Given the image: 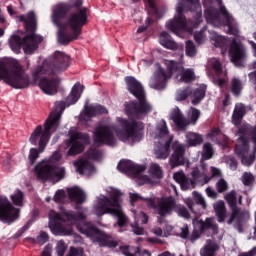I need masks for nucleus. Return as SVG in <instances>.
Here are the masks:
<instances>
[{"mask_svg": "<svg viewBox=\"0 0 256 256\" xmlns=\"http://www.w3.org/2000/svg\"><path fill=\"white\" fill-rule=\"evenodd\" d=\"M71 65V59L67 54L56 51L47 58L42 65L37 66L33 71V84L38 81V87L45 95H55L61 80L59 78H47L49 75H59L67 71Z\"/></svg>", "mask_w": 256, "mask_h": 256, "instance_id": "nucleus-1", "label": "nucleus"}, {"mask_svg": "<svg viewBox=\"0 0 256 256\" xmlns=\"http://www.w3.org/2000/svg\"><path fill=\"white\" fill-rule=\"evenodd\" d=\"M119 127H122L121 130H117L115 126L101 124L94 131V143L95 145H109L113 147L117 143L115 134L120 141L126 143V141H132L137 143L143 139V128L145 127L142 122H137L133 119L125 120L123 118H117Z\"/></svg>", "mask_w": 256, "mask_h": 256, "instance_id": "nucleus-2", "label": "nucleus"}, {"mask_svg": "<svg viewBox=\"0 0 256 256\" xmlns=\"http://www.w3.org/2000/svg\"><path fill=\"white\" fill-rule=\"evenodd\" d=\"M108 196L100 195L94 201V213L98 217L102 215H114L118 219V226L125 227L127 225V216L121 208V203H123L122 197L124 193L113 187H108L106 189Z\"/></svg>", "mask_w": 256, "mask_h": 256, "instance_id": "nucleus-3", "label": "nucleus"}, {"mask_svg": "<svg viewBox=\"0 0 256 256\" xmlns=\"http://www.w3.org/2000/svg\"><path fill=\"white\" fill-rule=\"evenodd\" d=\"M18 20L24 21L27 34L23 40L19 36L13 35L9 41L10 47L14 53H19L21 47H23L24 53L31 55L33 51H36L39 43L43 41V37L35 34V14L30 12L26 18L25 16H18Z\"/></svg>", "mask_w": 256, "mask_h": 256, "instance_id": "nucleus-4", "label": "nucleus"}, {"mask_svg": "<svg viewBox=\"0 0 256 256\" xmlns=\"http://www.w3.org/2000/svg\"><path fill=\"white\" fill-rule=\"evenodd\" d=\"M0 81L14 89H26L31 84L23 65L14 58L0 60Z\"/></svg>", "mask_w": 256, "mask_h": 256, "instance_id": "nucleus-5", "label": "nucleus"}, {"mask_svg": "<svg viewBox=\"0 0 256 256\" xmlns=\"http://www.w3.org/2000/svg\"><path fill=\"white\" fill-rule=\"evenodd\" d=\"M48 217L51 233L61 237L73 235V226L71 225H75L77 221H85L87 219L83 212L65 211L59 214L54 210L49 212Z\"/></svg>", "mask_w": 256, "mask_h": 256, "instance_id": "nucleus-6", "label": "nucleus"}, {"mask_svg": "<svg viewBox=\"0 0 256 256\" xmlns=\"http://www.w3.org/2000/svg\"><path fill=\"white\" fill-rule=\"evenodd\" d=\"M126 85L128 87V91L137 97L139 103H126V112L130 115H136V117H143V115H147V113H151L153 111V105H151L147 100H145V91H143V86L137 79L134 77H126L125 78Z\"/></svg>", "mask_w": 256, "mask_h": 256, "instance_id": "nucleus-7", "label": "nucleus"}, {"mask_svg": "<svg viewBox=\"0 0 256 256\" xmlns=\"http://www.w3.org/2000/svg\"><path fill=\"white\" fill-rule=\"evenodd\" d=\"M63 159L59 150L53 152L50 158L40 161L35 166V174L41 181H61L65 177V167H58L57 163Z\"/></svg>", "mask_w": 256, "mask_h": 256, "instance_id": "nucleus-8", "label": "nucleus"}, {"mask_svg": "<svg viewBox=\"0 0 256 256\" xmlns=\"http://www.w3.org/2000/svg\"><path fill=\"white\" fill-rule=\"evenodd\" d=\"M59 125H61V112L59 108H56L46 119L44 128L39 125L33 130L29 138L30 143L35 145L38 142V147L46 148L49 139H51V134L59 129Z\"/></svg>", "mask_w": 256, "mask_h": 256, "instance_id": "nucleus-9", "label": "nucleus"}, {"mask_svg": "<svg viewBox=\"0 0 256 256\" xmlns=\"http://www.w3.org/2000/svg\"><path fill=\"white\" fill-rule=\"evenodd\" d=\"M10 200L7 196H0V221L2 223H13L19 219L20 210L17 207H23L25 193L19 189L10 194Z\"/></svg>", "mask_w": 256, "mask_h": 256, "instance_id": "nucleus-10", "label": "nucleus"}, {"mask_svg": "<svg viewBox=\"0 0 256 256\" xmlns=\"http://www.w3.org/2000/svg\"><path fill=\"white\" fill-rule=\"evenodd\" d=\"M151 137L156 139L154 145V155L156 159L165 160L169 157V147L171 141H173V136L169 135V129L167 128V122L165 120H160L155 131L151 133Z\"/></svg>", "mask_w": 256, "mask_h": 256, "instance_id": "nucleus-11", "label": "nucleus"}, {"mask_svg": "<svg viewBox=\"0 0 256 256\" xmlns=\"http://www.w3.org/2000/svg\"><path fill=\"white\" fill-rule=\"evenodd\" d=\"M240 132V137L236 145V155L240 157L242 165L245 167H251L255 163V153H256V127L251 131V140L247 139L249 132Z\"/></svg>", "mask_w": 256, "mask_h": 256, "instance_id": "nucleus-12", "label": "nucleus"}, {"mask_svg": "<svg viewBox=\"0 0 256 256\" xmlns=\"http://www.w3.org/2000/svg\"><path fill=\"white\" fill-rule=\"evenodd\" d=\"M205 19L208 23L214 25V27H221L225 25L227 27L226 31L230 35H239V28L233 16L227 12L224 6H220V13L217 10L210 8L205 11Z\"/></svg>", "mask_w": 256, "mask_h": 256, "instance_id": "nucleus-13", "label": "nucleus"}, {"mask_svg": "<svg viewBox=\"0 0 256 256\" xmlns=\"http://www.w3.org/2000/svg\"><path fill=\"white\" fill-rule=\"evenodd\" d=\"M165 65L172 72L178 83H192V81L197 79L195 71L191 68L185 69L181 63L173 60H165Z\"/></svg>", "mask_w": 256, "mask_h": 256, "instance_id": "nucleus-14", "label": "nucleus"}, {"mask_svg": "<svg viewBox=\"0 0 256 256\" xmlns=\"http://www.w3.org/2000/svg\"><path fill=\"white\" fill-rule=\"evenodd\" d=\"M201 117V112L195 108H191L188 112V120L183 117V113L181 110L176 109L171 114V119L174 121L176 127L181 129V131H185L190 123L195 125L197 120Z\"/></svg>", "mask_w": 256, "mask_h": 256, "instance_id": "nucleus-15", "label": "nucleus"}, {"mask_svg": "<svg viewBox=\"0 0 256 256\" xmlns=\"http://www.w3.org/2000/svg\"><path fill=\"white\" fill-rule=\"evenodd\" d=\"M87 23V8H80L68 17L64 22V27H68L71 31H75V35H81V28Z\"/></svg>", "mask_w": 256, "mask_h": 256, "instance_id": "nucleus-16", "label": "nucleus"}, {"mask_svg": "<svg viewBox=\"0 0 256 256\" xmlns=\"http://www.w3.org/2000/svg\"><path fill=\"white\" fill-rule=\"evenodd\" d=\"M89 135L81 134L79 132H71L70 133V140L67 141V145H70L69 150L67 151L66 155L71 157L73 155H79L82 153L84 145L89 143Z\"/></svg>", "mask_w": 256, "mask_h": 256, "instance_id": "nucleus-17", "label": "nucleus"}, {"mask_svg": "<svg viewBox=\"0 0 256 256\" xmlns=\"http://www.w3.org/2000/svg\"><path fill=\"white\" fill-rule=\"evenodd\" d=\"M166 27L175 35L187 31V18L183 15V4H181V2L177 5L176 14L173 20L168 21Z\"/></svg>", "mask_w": 256, "mask_h": 256, "instance_id": "nucleus-18", "label": "nucleus"}, {"mask_svg": "<svg viewBox=\"0 0 256 256\" xmlns=\"http://www.w3.org/2000/svg\"><path fill=\"white\" fill-rule=\"evenodd\" d=\"M224 199H226L228 205L232 207V213L230 215V218L227 221L228 225H231L235 222L241 223V221H245V219H249L248 212H242L241 209L235 206L237 203V195L235 194V191H231L228 194H226Z\"/></svg>", "mask_w": 256, "mask_h": 256, "instance_id": "nucleus-19", "label": "nucleus"}, {"mask_svg": "<svg viewBox=\"0 0 256 256\" xmlns=\"http://www.w3.org/2000/svg\"><path fill=\"white\" fill-rule=\"evenodd\" d=\"M81 95H83V85H81L80 83H76L69 95L66 97L65 101H58L55 103L54 105V109L52 111H55L56 109H60V119H61V115H63V111H65L66 107H71V105H75V103H77V101H79V99H81Z\"/></svg>", "mask_w": 256, "mask_h": 256, "instance_id": "nucleus-20", "label": "nucleus"}, {"mask_svg": "<svg viewBox=\"0 0 256 256\" xmlns=\"http://www.w3.org/2000/svg\"><path fill=\"white\" fill-rule=\"evenodd\" d=\"M78 230L80 233L91 239V241L94 243H102V245H106L107 241H109L108 235L99 231L97 228L87 222L82 225H78Z\"/></svg>", "mask_w": 256, "mask_h": 256, "instance_id": "nucleus-21", "label": "nucleus"}, {"mask_svg": "<svg viewBox=\"0 0 256 256\" xmlns=\"http://www.w3.org/2000/svg\"><path fill=\"white\" fill-rule=\"evenodd\" d=\"M191 95L192 105H199L205 97V86H202L200 89L191 90V88L187 87L184 89H179L176 91L175 99L177 101H185L187 97Z\"/></svg>", "mask_w": 256, "mask_h": 256, "instance_id": "nucleus-22", "label": "nucleus"}, {"mask_svg": "<svg viewBox=\"0 0 256 256\" xmlns=\"http://www.w3.org/2000/svg\"><path fill=\"white\" fill-rule=\"evenodd\" d=\"M169 164L172 169L185 164H187V167H189V161L185 157V146H183L181 143L175 142L173 144V153L169 159Z\"/></svg>", "mask_w": 256, "mask_h": 256, "instance_id": "nucleus-23", "label": "nucleus"}, {"mask_svg": "<svg viewBox=\"0 0 256 256\" xmlns=\"http://www.w3.org/2000/svg\"><path fill=\"white\" fill-rule=\"evenodd\" d=\"M148 173L150 175V178L147 175H143V174L138 175L139 185L157 183V179H161L163 177V170L161 169V166H159V164L157 163L150 164Z\"/></svg>", "mask_w": 256, "mask_h": 256, "instance_id": "nucleus-24", "label": "nucleus"}, {"mask_svg": "<svg viewBox=\"0 0 256 256\" xmlns=\"http://www.w3.org/2000/svg\"><path fill=\"white\" fill-rule=\"evenodd\" d=\"M118 171L126 173V175H134L135 179L139 183V175L145 171V166L137 165L131 160H122L118 164Z\"/></svg>", "mask_w": 256, "mask_h": 256, "instance_id": "nucleus-25", "label": "nucleus"}, {"mask_svg": "<svg viewBox=\"0 0 256 256\" xmlns=\"http://www.w3.org/2000/svg\"><path fill=\"white\" fill-rule=\"evenodd\" d=\"M105 113H107V108L101 105L86 104L79 115V120L81 123H87V121H90L93 117H97V115H103Z\"/></svg>", "mask_w": 256, "mask_h": 256, "instance_id": "nucleus-26", "label": "nucleus"}, {"mask_svg": "<svg viewBox=\"0 0 256 256\" xmlns=\"http://www.w3.org/2000/svg\"><path fill=\"white\" fill-rule=\"evenodd\" d=\"M56 27H58L57 41L60 45H69L71 41L79 39V35H81L75 34V31L69 33L71 31V28L65 27V24H58L56 25Z\"/></svg>", "mask_w": 256, "mask_h": 256, "instance_id": "nucleus-27", "label": "nucleus"}, {"mask_svg": "<svg viewBox=\"0 0 256 256\" xmlns=\"http://www.w3.org/2000/svg\"><path fill=\"white\" fill-rule=\"evenodd\" d=\"M229 57L236 65L239 67L241 65L240 61L245 57V47H243V44L237 40H233L229 49Z\"/></svg>", "mask_w": 256, "mask_h": 256, "instance_id": "nucleus-28", "label": "nucleus"}, {"mask_svg": "<svg viewBox=\"0 0 256 256\" xmlns=\"http://www.w3.org/2000/svg\"><path fill=\"white\" fill-rule=\"evenodd\" d=\"M169 76L165 74V71L162 68H159L154 75L150 78L149 87L151 89H156L157 91H162L167 87V79Z\"/></svg>", "mask_w": 256, "mask_h": 256, "instance_id": "nucleus-29", "label": "nucleus"}, {"mask_svg": "<svg viewBox=\"0 0 256 256\" xmlns=\"http://www.w3.org/2000/svg\"><path fill=\"white\" fill-rule=\"evenodd\" d=\"M135 219V223L132 224V231L135 233V235H145V229L143 227L139 226L138 223H142V225H145L147 221H149V218L147 217L146 213H143V211L139 209H132L131 210Z\"/></svg>", "mask_w": 256, "mask_h": 256, "instance_id": "nucleus-30", "label": "nucleus"}, {"mask_svg": "<svg viewBox=\"0 0 256 256\" xmlns=\"http://www.w3.org/2000/svg\"><path fill=\"white\" fill-rule=\"evenodd\" d=\"M175 207V202L171 198H163L161 199L157 206H155V211L160 215V217H167V215H171V211Z\"/></svg>", "mask_w": 256, "mask_h": 256, "instance_id": "nucleus-31", "label": "nucleus"}, {"mask_svg": "<svg viewBox=\"0 0 256 256\" xmlns=\"http://www.w3.org/2000/svg\"><path fill=\"white\" fill-rule=\"evenodd\" d=\"M69 9V5L65 3H59L56 6H54L52 10V23H54L55 25H63L61 19H63V17L67 15Z\"/></svg>", "mask_w": 256, "mask_h": 256, "instance_id": "nucleus-32", "label": "nucleus"}, {"mask_svg": "<svg viewBox=\"0 0 256 256\" xmlns=\"http://www.w3.org/2000/svg\"><path fill=\"white\" fill-rule=\"evenodd\" d=\"M74 167H76V172L79 173V175H93L97 170L95 169V166L89 163V161L85 159H80L78 161H74L73 163Z\"/></svg>", "mask_w": 256, "mask_h": 256, "instance_id": "nucleus-33", "label": "nucleus"}, {"mask_svg": "<svg viewBox=\"0 0 256 256\" xmlns=\"http://www.w3.org/2000/svg\"><path fill=\"white\" fill-rule=\"evenodd\" d=\"M193 225L197 233H203V231H207V229H212L214 233H217V224L213 218H207L205 221L194 220Z\"/></svg>", "mask_w": 256, "mask_h": 256, "instance_id": "nucleus-34", "label": "nucleus"}, {"mask_svg": "<svg viewBox=\"0 0 256 256\" xmlns=\"http://www.w3.org/2000/svg\"><path fill=\"white\" fill-rule=\"evenodd\" d=\"M173 179L178 183L183 191H188V189H191L195 187L193 184V180L188 179V177L185 175V172L178 171L173 174Z\"/></svg>", "mask_w": 256, "mask_h": 256, "instance_id": "nucleus-35", "label": "nucleus"}, {"mask_svg": "<svg viewBox=\"0 0 256 256\" xmlns=\"http://www.w3.org/2000/svg\"><path fill=\"white\" fill-rule=\"evenodd\" d=\"M68 196L71 201L78 204L85 203V199H87V195L79 187L69 188Z\"/></svg>", "mask_w": 256, "mask_h": 256, "instance_id": "nucleus-36", "label": "nucleus"}, {"mask_svg": "<svg viewBox=\"0 0 256 256\" xmlns=\"http://www.w3.org/2000/svg\"><path fill=\"white\" fill-rule=\"evenodd\" d=\"M213 208L216 213L218 223H225V219L227 218V208L225 207V202L223 200H219L213 204Z\"/></svg>", "mask_w": 256, "mask_h": 256, "instance_id": "nucleus-37", "label": "nucleus"}, {"mask_svg": "<svg viewBox=\"0 0 256 256\" xmlns=\"http://www.w3.org/2000/svg\"><path fill=\"white\" fill-rule=\"evenodd\" d=\"M159 41L160 45H162V47H165V49H170L171 51L179 49V45L175 43L173 38H171V36L167 32H162L160 34Z\"/></svg>", "mask_w": 256, "mask_h": 256, "instance_id": "nucleus-38", "label": "nucleus"}, {"mask_svg": "<svg viewBox=\"0 0 256 256\" xmlns=\"http://www.w3.org/2000/svg\"><path fill=\"white\" fill-rule=\"evenodd\" d=\"M219 250L217 243L207 240L205 246L200 250L201 256H215V251Z\"/></svg>", "mask_w": 256, "mask_h": 256, "instance_id": "nucleus-39", "label": "nucleus"}, {"mask_svg": "<svg viewBox=\"0 0 256 256\" xmlns=\"http://www.w3.org/2000/svg\"><path fill=\"white\" fill-rule=\"evenodd\" d=\"M186 142L189 147H197L203 143V136L199 133L188 132L186 134Z\"/></svg>", "mask_w": 256, "mask_h": 256, "instance_id": "nucleus-40", "label": "nucleus"}, {"mask_svg": "<svg viewBox=\"0 0 256 256\" xmlns=\"http://www.w3.org/2000/svg\"><path fill=\"white\" fill-rule=\"evenodd\" d=\"M243 115H245V106L243 104H237L233 112L232 123L239 125L241 119H243Z\"/></svg>", "mask_w": 256, "mask_h": 256, "instance_id": "nucleus-41", "label": "nucleus"}, {"mask_svg": "<svg viewBox=\"0 0 256 256\" xmlns=\"http://www.w3.org/2000/svg\"><path fill=\"white\" fill-rule=\"evenodd\" d=\"M187 3L188 5H192L196 11V17L193 23V27H199V25L203 21L201 19V5L199 4V0H188Z\"/></svg>", "mask_w": 256, "mask_h": 256, "instance_id": "nucleus-42", "label": "nucleus"}, {"mask_svg": "<svg viewBox=\"0 0 256 256\" xmlns=\"http://www.w3.org/2000/svg\"><path fill=\"white\" fill-rule=\"evenodd\" d=\"M45 151V147H39L37 148H30L29 154H28V161L31 165H35V162L37 159H39V155Z\"/></svg>", "mask_w": 256, "mask_h": 256, "instance_id": "nucleus-43", "label": "nucleus"}, {"mask_svg": "<svg viewBox=\"0 0 256 256\" xmlns=\"http://www.w3.org/2000/svg\"><path fill=\"white\" fill-rule=\"evenodd\" d=\"M192 177L194 181H198L199 183H203V185L207 184L208 181L211 180L205 173V171L200 172L199 169H194L192 172Z\"/></svg>", "mask_w": 256, "mask_h": 256, "instance_id": "nucleus-44", "label": "nucleus"}, {"mask_svg": "<svg viewBox=\"0 0 256 256\" xmlns=\"http://www.w3.org/2000/svg\"><path fill=\"white\" fill-rule=\"evenodd\" d=\"M210 39L215 47H225V45H227V38L217 34L216 32L211 33Z\"/></svg>", "mask_w": 256, "mask_h": 256, "instance_id": "nucleus-45", "label": "nucleus"}, {"mask_svg": "<svg viewBox=\"0 0 256 256\" xmlns=\"http://www.w3.org/2000/svg\"><path fill=\"white\" fill-rule=\"evenodd\" d=\"M121 253L125 256H139V248L133 246H122L120 248Z\"/></svg>", "mask_w": 256, "mask_h": 256, "instance_id": "nucleus-46", "label": "nucleus"}, {"mask_svg": "<svg viewBox=\"0 0 256 256\" xmlns=\"http://www.w3.org/2000/svg\"><path fill=\"white\" fill-rule=\"evenodd\" d=\"M129 197H130L131 205H133L136 201H148V203L151 207H155V204L153 203V200L143 198L141 195H139L137 193H130Z\"/></svg>", "mask_w": 256, "mask_h": 256, "instance_id": "nucleus-47", "label": "nucleus"}, {"mask_svg": "<svg viewBox=\"0 0 256 256\" xmlns=\"http://www.w3.org/2000/svg\"><path fill=\"white\" fill-rule=\"evenodd\" d=\"M241 89H243V84L241 83V81L237 78H234L232 80V87H231V91L234 95H239V93H241Z\"/></svg>", "mask_w": 256, "mask_h": 256, "instance_id": "nucleus-48", "label": "nucleus"}, {"mask_svg": "<svg viewBox=\"0 0 256 256\" xmlns=\"http://www.w3.org/2000/svg\"><path fill=\"white\" fill-rule=\"evenodd\" d=\"M87 155L88 159H93L94 161L103 159V152L99 151L98 149H90Z\"/></svg>", "mask_w": 256, "mask_h": 256, "instance_id": "nucleus-49", "label": "nucleus"}, {"mask_svg": "<svg viewBox=\"0 0 256 256\" xmlns=\"http://www.w3.org/2000/svg\"><path fill=\"white\" fill-rule=\"evenodd\" d=\"M241 181H242L243 185H246V186L253 185V183L255 181V176H253V174H251V172H245L242 175Z\"/></svg>", "mask_w": 256, "mask_h": 256, "instance_id": "nucleus-50", "label": "nucleus"}, {"mask_svg": "<svg viewBox=\"0 0 256 256\" xmlns=\"http://www.w3.org/2000/svg\"><path fill=\"white\" fill-rule=\"evenodd\" d=\"M193 199L197 205H201L203 209H207V202H205V198L199 192H193Z\"/></svg>", "mask_w": 256, "mask_h": 256, "instance_id": "nucleus-51", "label": "nucleus"}, {"mask_svg": "<svg viewBox=\"0 0 256 256\" xmlns=\"http://www.w3.org/2000/svg\"><path fill=\"white\" fill-rule=\"evenodd\" d=\"M211 157H213V146H211L209 143H206L203 146L202 158L211 159Z\"/></svg>", "mask_w": 256, "mask_h": 256, "instance_id": "nucleus-52", "label": "nucleus"}, {"mask_svg": "<svg viewBox=\"0 0 256 256\" xmlns=\"http://www.w3.org/2000/svg\"><path fill=\"white\" fill-rule=\"evenodd\" d=\"M186 55L188 57H195L197 55V48H195V44L191 41L186 42Z\"/></svg>", "mask_w": 256, "mask_h": 256, "instance_id": "nucleus-53", "label": "nucleus"}, {"mask_svg": "<svg viewBox=\"0 0 256 256\" xmlns=\"http://www.w3.org/2000/svg\"><path fill=\"white\" fill-rule=\"evenodd\" d=\"M216 189L218 193H225V191L229 189V184H227V181H225V179L221 178L216 183Z\"/></svg>", "mask_w": 256, "mask_h": 256, "instance_id": "nucleus-54", "label": "nucleus"}, {"mask_svg": "<svg viewBox=\"0 0 256 256\" xmlns=\"http://www.w3.org/2000/svg\"><path fill=\"white\" fill-rule=\"evenodd\" d=\"M67 251V244L63 240H60L56 244V253L58 256H64Z\"/></svg>", "mask_w": 256, "mask_h": 256, "instance_id": "nucleus-55", "label": "nucleus"}, {"mask_svg": "<svg viewBox=\"0 0 256 256\" xmlns=\"http://www.w3.org/2000/svg\"><path fill=\"white\" fill-rule=\"evenodd\" d=\"M175 211L179 217H184V219H189V211L185 206L177 205Z\"/></svg>", "mask_w": 256, "mask_h": 256, "instance_id": "nucleus-56", "label": "nucleus"}, {"mask_svg": "<svg viewBox=\"0 0 256 256\" xmlns=\"http://www.w3.org/2000/svg\"><path fill=\"white\" fill-rule=\"evenodd\" d=\"M207 137L210 139V141H217V143H221V141H219V138L221 137V132L219 129H213L210 133H208Z\"/></svg>", "mask_w": 256, "mask_h": 256, "instance_id": "nucleus-57", "label": "nucleus"}, {"mask_svg": "<svg viewBox=\"0 0 256 256\" xmlns=\"http://www.w3.org/2000/svg\"><path fill=\"white\" fill-rule=\"evenodd\" d=\"M47 241H49V235L46 232H40V235L37 236L36 243L45 245Z\"/></svg>", "mask_w": 256, "mask_h": 256, "instance_id": "nucleus-58", "label": "nucleus"}, {"mask_svg": "<svg viewBox=\"0 0 256 256\" xmlns=\"http://www.w3.org/2000/svg\"><path fill=\"white\" fill-rule=\"evenodd\" d=\"M65 192L63 190H58L54 195L55 203H63L65 201Z\"/></svg>", "mask_w": 256, "mask_h": 256, "instance_id": "nucleus-59", "label": "nucleus"}, {"mask_svg": "<svg viewBox=\"0 0 256 256\" xmlns=\"http://www.w3.org/2000/svg\"><path fill=\"white\" fill-rule=\"evenodd\" d=\"M210 63L213 69H215L216 73H221V62L219 61V59L213 58L210 60Z\"/></svg>", "mask_w": 256, "mask_h": 256, "instance_id": "nucleus-60", "label": "nucleus"}, {"mask_svg": "<svg viewBox=\"0 0 256 256\" xmlns=\"http://www.w3.org/2000/svg\"><path fill=\"white\" fill-rule=\"evenodd\" d=\"M194 39L197 43H203L205 41V30L196 32L194 34Z\"/></svg>", "mask_w": 256, "mask_h": 256, "instance_id": "nucleus-61", "label": "nucleus"}, {"mask_svg": "<svg viewBox=\"0 0 256 256\" xmlns=\"http://www.w3.org/2000/svg\"><path fill=\"white\" fill-rule=\"evenodd\" d=\"M147 5L150 7L151 12L155 13L156 17H160L159 10L155 7V0H146Z\"/></svg>", "mask_w": 256, "mask_h": 256, "instance_id": "nucleus-62", "label": "nucleus"}, {"mask_svg": "<svg viewBox=\"0 0 256 256\" xmlns=\"http://www.w3.org/2000/svg\"><path fill=\"white\" fill-rule=\"evenodd\" d=\"M67 256H83V250L71 247Z\"/></svg>", "mask_w": 256, "mask_h": 256, "instance_id": "nucleus-63", "label": "nucleus"}, {"mask_svg": "<svg viewBox=\"0 0 256 256\" xmlns=\"http://www.w3.org/2000/svg\"><path fill=\"white\" fill-rule=\"evenodd\" d=\"M227 163H228L230 169H232V171H235L237 169V161H235V159L229 158Z\"/></svg>", "mask_w": 256, "mask_h": 256, "instance_id": "nucleus-64", "label": "nucleus"}]
</instances>
